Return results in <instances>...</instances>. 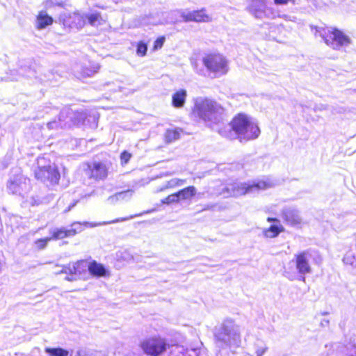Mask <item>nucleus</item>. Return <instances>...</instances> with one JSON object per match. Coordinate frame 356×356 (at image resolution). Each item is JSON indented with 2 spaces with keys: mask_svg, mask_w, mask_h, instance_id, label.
I'll list each match as a JSON object with an SVG mask.
<instances>
[{
  "mask_svg": "<svg viewBox=\"0 0 356 356\" xmlns=\"http://www.w3.org/2000/svg\"><path fill=\"white\" fill-rule=\"evenodd\" d=\"M47 127H48L49 129H58L59 127L60 128V122H57L56 120L51 121V122L47 123Z\"/></svg>",
  "mask_w": 356,
  "mask_h": 356,
  "instance_id": "obj_35",
  "label": "nucleus"
},
{
  "mask_svg": "<svg viewBox=\"0 0 356 356\" xmlns=\"http://www.w3.org/2000/svg\"><path fill=\"white\" fill-rule=\"evenodd\" d=\"M62 266H63L56 265V266H54V268H55V270H54V273H55L56 274H57V273H56V272H59V271H60V270H61V267H62Z\"/></svg>",
  "mask_w": 356,
  "mask_h": 356,
  "instance_id": "obj_43",
  "label": "nucleus"
},
{
  "mask_svg": "<svg viewBox=\"0 0 356 356\" xmlns=\"http://www.w3.org/2000/svg\"><path fill=\"white\" fill-rule=\"evenodd\" d=\"M282 218L291 225H296L301 222L299 212L293 208H285L282 211Z\"/></svg>",
  "mask_w": 356,
  "mask_h": 356,
  "instance_id": "obj_17",
  "label": "nucleus"
},
{
  "mask_svg": "<svg viewBox=\"0 0 356 356\" xmlns=\"http://www.w3.org/2000/svg\"><path fill=\"white\" fill-rule=\"evenodd\" d=\"M134 216H130L129 218H123L122 220H115L114 222H120V221H123V220H128V219H131V218H133Z\"/></svg>",
  "mask_w": 356,
  "mask_h": 356,
  "instance_id": "obj_46",
  "label": "nucleus"
},
{
  "mask_svg": "<svg viewBox=\"0 0 356 356\" xmlns=\"http://www.w3.org/2000/svg\"><path fill=\"white\" fill-rule=\"evenodd\" d=\"M70 276H67L66 277L65 280H67V281H74V280H76L77 279H79L77 277H74V276H71L70 275H69Z\"/></svg>",
  "mask_w": 356,
  "mask_h": 356,
  "instance_id": "obj_42",
  "label": "nucleus"
},
{
  "mask_svg": "<svg viewBox=\"0 0 356 356\" xmlns=\"http://www.w3.org/2000/svg\"><path fill=\"white\" fill-rule=\"evenodd\" d=\"M91 172V177L95 179H104L108 175V168L106 164L101 162H94L88 165Z\"/></svg>",
  "mask_w": 356,
  "mask_h": 356,
  "instance_id": "obj_15",
  "label": "nucleus"
},
{
  "mask_svg": "<svg viewBox=\"0 0 356 356\" xmlns=\"http://www.w3.org/2000/svg\"><path fill=\"white\" fill-rule=\"evenodd\" d=\"M122 254H125L124 257H123V259L127 260V261H129V259H132V257L130 256L128 252H124L122 253Z\"/></svg>",
  "mask_w": 356,
  "mask_h": 356,
  "instance_id": "obj_40",
  "label": "nucleus"
},
{
  "mask_svg": "<svg viewBox=\"0 0 356 356\" xmlns=\"http://www.w3.org/2000/svg\"><path fill=\"white\" fill-rule=\"evenodd\" d=\"M89 274L95 277H105L111 275L110 271L103 264L95 260L89 262Z\"/></svg>",
  "mask_w": 356,
  "mask_h": 356,
  "instance_id": "obj_16",
  "label": "nucleus"
},
{
  "mask_svg": "<svg viewBox=\"0 0 356 356\" xmlns=\"http://www.w3.org/2000/svg\"><path fill=\"white\" fill-rule=\"evenodd\" d=\"M172 104L175 108H178V92H176L172 96Z\"/></svg>",
  "mask_w": 356,
  "mask_h": 356,
  "instance_id": "obj_38",
  "label": "nucleus"
},
{
  "mask_svg": "<svg viewBox=\"0 0 356 356\" xmlns=\"http://www.w3.org/2000/svg\"><path fill=\"white\" fill-rule=\"evenodd\" d=\"M196 193V189L194 186H188L179 191V201L188 200L193 197Z\"/></svg>",
  "mask_w": 356,
  "mask_h": 356,
  "instance_id": "obj_22",
  "label": "nucleus"
},
{
  "mask_svg": "<svg viewBox=\"0 0 356 356\" xmlns=\"http://www.w3.org/2000/svg\"><path fill=\"white\" fill-rule=\"evenodd\" d=\"M285 276H286V277H288V278H289V280H293V277H291V276L289 275V273H288L286 270L285 271Z\"/></svg>",
  "mask_w": 356,
  "mask_h": 356,
  "instance_id": "obj_47",
  "label": "nucleus"
},
{
  "mask_svg": "<svg viewBox=\"0 0 356 356\" xmlns=\"http://www.w3.org/2000/svg\"><path fill=\"white\" fill-rule=\"evenodd\" d=\"M56 273H65L71 276L77 277L79 279H86L89 274V262L87 260H79L70 263L67 266L61 267V270Z\"/></svg>",
  "mask_w": 356,
  "mask_h": 356,
  "instance_id": "obj_10",
  "label": "nucleus"
},
{
  "mask_svg": "<svg viewBox=\"0 0 356 356\" xmlns=\"http://www.w3.org/2000/svg\"><path fill=\"white\" fill-rule=\"evenodd\" d=\"M181 17L184 22H209L211 21V17L206 13L204 9L183 11Z\"/></svg>",
  "mask_w": 356,
  "mask_h": 356,
  "instance_id": "obj_14",
  "label": "nucleus"
},
{
  "mask_svg": "<svg viewBox=\"0 0 356 356\" xmlns=\"http://www.w3.org/2000/svg\"><path fill=\"white\" fill-rule=\"evenodd\" d=\"M267 220L268 222H277L278 220L277 218H268Z\"/></svg>",
  "mask_w": 356,
  "mask_h": 356,
  "instance_id": "obj_45",
  "label": "nucleus"
},
{
  "mask_svg": "<svg viewBox=\"0 0 356 356\" xmlns=\"http://www.w3.org/2000/svg\"><path fill=\"white\" fill-rule=\"evenodd\" d=\"M295 19H296V17H293V19H289V20L294 21V20H295Z\"/></svg>",
  "mask_w": 356,
  "mask_h": 356,
  "instance_id": "obj_49",
  "label": "nucleus"
},
{
  "mask_svg": "<svg viewBox=\"0 0 356 356\" xmlns=\"http://www.w3.org/2000/svg\"><path fill=\"white\" fill-rule=\"evenodd\" d=\"M8 190L13 194L22 195L30 188V180L22 175L10 180L8 186Z\"/></svg>",
  "mask_w": 356,
  "mask_h": 356,
  "instance_id": "obj_13",
  "label": "nucleus"
},
{
  "mask_svg": "<svg viewBox=\"0 0 356 356\" xmlns=\"http://www.w3.org/2000/svg\"><path fill=\"white\" fill-rule=\"evenodd\" d=\"M203 63L216 76H221L228 72L227 60L221 54H209L203 58Z\"/></svg>",
  "mask_w": 356,
  "mask_h": 356,
  "instance_id": "obj_8",
  "label": "nucleus"
},
{
  "mask_svg": "<svg viewBox=\"0 0 356 356\" xmlns=\"http://www.w3.org/2000/svg\"><path fill=\"white\" fill-rule=\"evenodd\" d=\"M131 158V154L129 152L127 151L122 152L120 155L121 163L122 165L127 164Z\"/></svg>",
  "mask_w": 356,
  "mask_h": 356,
  "instance_id": "obj_32",
  "label": "nucleus"
},
{
  "mask_svg": "<svg viewBox=\"0 0 356 356\" xmlns=\"http://www.w3.org/2000/svg\"><path fill=\"white\" fill-rule=\"evenodd\" d=\"M217 345L221 348H238L241 343L239 327L232 320L225 321L215 333Z\"/></svg>",
  "mask_w": 356,
  "mask_h": 356,
  "instance_id": "obj_3",
  "label": "nucleus"
},
{
  "mask_svg": "<svg viewBox=\"0 0 356 356\" xmlns=\"http://www.w3.org/2000/svg\"><path fill=\"white\" fill-rule=\"evenodd\" d=\"M76 234V229H67L65 227L56 229L52 231L51 239H63L65 237L73 236Z\"/></svg>",
  "mask_w": 356,
  "mask_h": 356,
  "instance_id": "obj_20",
  "label": "nucleus"
},
{
  "mask_svg": "<svg viewBox=\"0 0 356 356\" xmlns=\"http://www.w3.org/2000/svg\"><path fill=\"white\" fill-rule=\"evenodd\" d=\"M255 353L257 356H263V355L268 350V348L266 343L260 339H257L254 343Z\"/></svg>",
  "mask_w": 356,
  "mask_h": 356,
  "instance_id": "obj_23",
  "label": "nucleus"
},
{
  "mask_svg": "<svg viewBox=\"0 0 356 356\" xmlns=\"http://www.w3.org/2000/svg\"><path fill=\"white\" fill-rule=\"evenodd\" d=\"M166 140L168 142H170L172 139L176 138V133L170 131H168L166 134Z\"/></svg>",
  "mask_w": 356,
  "mask_h": 356,
  "instance_id": "obj_36",
  "label": "nucleus"
},
{
  "mask_svg": "<svg viewBox=\"0 0 356 356\" xmlns=\"http://www.w3.org/2000/svg\"><path fill=\"white\" fill-rule=\"evenodd\" d=\"M178 200V192L174 193L171 195H169L167 197L162 200L163 204H170L172 202H177Z\"/></svg>",
  "mask_w": 356,
  "mask_h": 356,
  "instance_id": "obj_31",
  "label": "nucleus"
},
{
  "mask_svg": "<svg viewBox=\"0 0 356 356\" xmlns=\"http://www.w3.org/2000/svg\"><path fill=\"white\" fill-rule=\"evenodd\" d=\"M312 257V253L310 250H304L294 255V259L291 262L296 265V268L298 273L300 275L301 280L305 282L307 274L312 272V268L310 264V260Z\"/></svg>",
  "mask_w": 356,
  "mask_h": 356,
  "instance_id": "obj_9",
  "label": "nucleus"
},
{
  "mask_svg": "<svg viewBox=\"0 0 356 356\" xmlns=\"http://www.w3.org/2000/svg\"><path fill=\"white\" fill-rule=\"evenodd\" d=\"M219 133L231 140L238 138L242 142L258 138L260 129L252 118L240 113L233 118L227 129L220 130Z\"/></svg>",
  "mask_w": 356,
  "mask_h": 356,
  "instance_id": "obj_1",
  "label": "nucleus"
},
{
  "mask_svg": "<svg viewBox=\"0 0 356 356\" xmlns=\"http://www.w3.org/2000/svg\"><path fill=\"white\" fill-rule=\"evenodd\" d=\"M343 261L346 264L356 266V259L351 252H348L343 257Z\"/></svg>",
  "mask_w": 356,
  "mask_h": 356,
  "instance_id": "obj_28",
  "label": "nucleus"
},
{
  "mask_svg": "<svg viewBox=\"0 0 356 356\" xmlns=\"http://www.w3.org/2000/svg\"><path fill=\"white\" fill-rule=\"evenodd\" d=\"M326 108L324 107L323 106H322V107L321 108H316V109H319V110H322V109H325Z\"/></svg>",
  "mask_w": 356,
  "mask_h": 356,
  "instance_id": "obj_48",
  "label": "nucleus"
},
{
  "mask_svg": "<svg viewBox=\"0 0 356 356\" xmlns=\"http://www.w3.org/2000/svg\"><path fill=\"white\" fill-rule=\"evenodd\" d=\"M316 34H318L327 45L335 50H341L350 44V38L336 28H318Z\"/></svg>",
  "mask_w": 356,
  "mask_h": 356,
  "instance_id": "obj_4",
  "label": "nucleus"
},
{
  "mask_svg": "<svg viewBox=\"0 0 356 356\" xmlns=\"http://www.w3.org/2000/svg\"><path fill=\"white\" fill-rule=\"evenodd\" d=\"M44 158L38 160V168L35 171V178L42 182L51 184H57L60 179V173L55 164L44 165Z\"/></svg>",
  "mask_w": 356,
  "mask_h": 356,
  "instance_id": "obj_7",
  "label": "nucleus"
},
{
  "mask_svg": "<svg viewBox=\"0 0 356 356\" xmlns=\"http://www.w3.org/2000/svg\"><path fill=\"white\" fill-rule=\"evenodd\" d=\"M144 353L149 356H158L166 348V343L161 338H151L145 340L141 343Z\"/></svg>",
  "mask_w": 356,
  "mask_h": 356,
  "instance_id": "obj_12",
  "label": "nucleus"
},
{
  "mask_svg": "<svg viewBox=\"0 0 356 356\" xmlns=\"http://www.w3.org/2000/svg\"><path fill=\"white\" fill-rule=\"evenodd\" d=\"M134 191L133 190H127L117 193L113 195L110 196L108 198V201L111 204H115L120 201L127 202L131 200L134 195Z\"/></svg>",
  "mask_w": 356,
  "mask_h": 356,
  "instance_id": "obj_19",
  "label": "nucleus"
},
{
  "mask_svg": "<svg viewBox=\"0 0 356 356\" xmlns=\"http://www.w3.org/2000/svg\"><path fill=\"white\" fill-rule=\"evenodd\" d=\"M329 324V321L328 320H326V319H324L322 322H321V325L323 326H325V325H327Z\"/></svg>",
  "mask_w": 356,
  "mask_h": 356,
  "instance_id": "obj_44",
  "label": "nucleus"
},
{
  "mask_svg": "<svg viewBox=\"0 0 356 356\" xmlns=\"http://www.w3.org/2000/svg\"><path fill=\"white\" fill-rule=\"evenodd\" d=\"M86 113L83 112L74 113L70 108H63L60 113L58 122H60V128L70 127L72 124L84 123L86 118Z\"/></svg>",
  "mask_w": 356,
  "mask_h": 356,
  "instance_id": "obj_11",
  "label": "nucleus"
},
{
  "mask_svg": "<svg viewBox=\"0 0 356 356\" xmlns=\"http://www.w3.org/2000/svg\"><path fill=\"white\" fill-rule=\"evenodd\" d=\"M195 113L205 122L217 124L222 120L224 108L213 99L199 97L195 100Z\"/></svg>",
  "mask_w": 356,
  "mask_h": 356,
  "instance_id": "obj_2",
  "label": "nucleus"
},
{
  "mask_svg": "<svg viewBox=\"0 0 356 356\" xmlns=\"http://www.w3.org/2000/svg\"><path fill=\"white\" fill-rule=\"evenodd\" d=\"M86 18L88 21V23L93 26H97L100 25L103 21L100 14L98 13L89 14L86 16Z\"/></svg>",
  "mask_w": 356,
  "mask_h": 356,
  "instance_id": "obj_26",
  "label": "nucleus"
},
{
  "mask_svg": "<svg viewBox=\"0 0 356 356\" xmlns=\"http://www.w3.org/2000/svg\"><path fill=\"white\" fill-rule=\"evenodd\" d=\"M181 342L186 343V347L184 348L182 345V350H179V353H181L182 356H198V350L202 343L196 339L197 335L195 330L192 327L184 325L183 330L181 331Z\"/></svg>",
  "mask_w": 356,
  "mask_h": 356,
  "instance_id": "obj_6",
  "label": "nucleus"
},
{
  "mask_svg": "<svg viewBox=\"0 0 356 356\" xmlns=\"http://www.w3.org/2000/svg\"><path fill=\"white\" fill-rule=\"evenodd\" d=\"M45 353L50 356H68L69 352L62 348H46Z\"/></svg>",
  "mask_w": 356,
  "mask_h": 356,
  "instance_id": "obj_25",
  "label": "nucleus"
},
{
  "mask_svg": "<svg viewBox=\"0 0 356 356\" xmlns=\"http://www.w3.org/2000/svg\"><path fill=\"white\" fill-rule=\"evenodd\" d=\"M71 229H76V233L80 232L82 230V224L79 222H75L72 224Z\"/></svg>",
  "mask_w": 356,
  "mask_h": 356,
  "instance_id": "obj_37",
  "label": "nucleus"
},
{
  "mask_svg": "<svg viewBox=\"0 0 356 356\" xmlns=\"http://www.w3.org/2000/svg\"><path fill=\"white\" fill-rule=\"evenodd\" d=\"M282 230L283 227L282 225H273L268 229L265 230L264 234L266 237L274 238L282 232Z\"/></svg>",
  "mask_w": 356,
  "mask_h": 356,
  "instance_id": "obj_24",
  "label": "nucleus"
},
{
  "mask_svg": "<svg viewBox=\"0 0 356 356\" xmlns=\"http://www.w3.org/2000/svg\"><path fill=\"white\" fill-rule=\"evenodd\" d=\"M164 40H165V38H163V37H161V38H157L154 41V47H153V50L156 51V50H157L159 49H161L162 47L163 44Z\"/></svg>",
  "mask_w": 356,
  "mask_h": 356,
  "instance_id": "obj_33",
  "label": "nucleus"
},
{
  "mask_svg": "<svg viewBox=\"0 0 356 356\" xmlns=\"http://www.w3.org/2000/svg\"><path fill=\"white\" fill-rule=\"evenodd\" d=\"M266 0H251L249 6V10L255 15L256 17H260L266 8Z\"/></svg>",
  "mask_w": 356,
  "mask_h": 356,
  "instance_id": "obj_18",
  "label": "nucleus"
},
{
  "mask_svg": "<svg viewBox=\"0 0 356 356\" xmlns=\"http://www.w3.org/2000/svg\"><path fill=\"white\" fill-rule=\"evenodd\" d=\"M186 96V91L184 90H179V108L184 106Z\"/></svg>",
  "mask_w": 356,
  "mask_h": 356,
  "instance_id": "obj_34",
  "label": "nucleus"
},
{
  "mask_svg": "<svg viewBox=\"0 0 356 356\" xmlns=\"http://www.w3.org/2000/svg\"><path fill=\"white\" fill-rule=\"evenodd\" d=\"M51 239V238H50V237H47V238H40V239H38V240L35 241V245H36L38 249L42 250V249H44L47 246L48 242Z\"/></svg>",
  "mask_w": 356,
  "mask_h": 356,
  "instance_id": "obj_30",
  "label": "nucleus"
},
{
  "mask_svg": "<svg viewBox=\"0 0 356 356\" xmlns=\"http://www.w3.org/2000/svg\"><path fill=\"white\" fill-rule=\"evenodd\" d=\"M147 51V46L143 42L138 43L136 53L140 56H144L146 55Z\"/></svg>",
  "mask_w": 356,
  "mask_h": 356,
  "instance_id": "obj_29",
  "label": "nucleus"
},
{
  "mask_svg": "<svg viewBox=\"0 0 356 356\" xmlns=\"http://www.w3.org/2000/svg\"><path fill=\"white\" fill-rule=\"evenodd\" d=\"M271 186L270 183L264 181L248 183H234L228 184L223 193L226 196H241L245 194H254L259 191L265 190Z\"/></svg>",
  "mask_w": 356,
  "mask_h": 356,
  "instance_id": "obj_5",
  "label": "nucleus"
},
{
  "mask_svg": "<svg viewBox=\"0 0 356 356\" xmlns=\"http://www.w3.org/2000/svg\"><path fill=\"white\" fill-rule=\"evenodd\" d=\"M53 19L46 11H40L37 17V28L42 29L52 24Z\"/></svg>",
  "mask_w": 356,
  "mask_h": 356,
  "instance_id": "obj_21",
  "label": "nucleus"
},
{
  "mask_svg": "<svg viewBox=\"0 0 356 356\" xmlns=\"http://www.w3.org/2000/svg\"><path fill=\"white\" fill-rule=\"evenodd\" d=\"M99 69V65L98 64H95L92 65L91 68H88L86 67H83L81 70V74L83 77H88L92 76L94 74L97 73Z\"/></svg>",
  "mask_w": 356,
  "mask_h": 356,
  "instance_id": "obj_27",
  "label": "nucleus"
},
{
  "mask_svg": "<svg viewBox=\"0 0 356 356\" xmlns=\"http://www.w3.org/2000/svg\"><path fill=\"white\" fill-rule=\"evenodd\" d=\"M291 0H274V2L277 5H284L286 4Z\"/></svg>",
  "mask_w": 356,
  "mask_h": 356,
  "instance_id": "obj_39",
  "label": "nucleus"
},
{
  "mask_svg": "<svg viewBox=\"0 0 356 356\" xmlns=\"http://www.w3.org/2000/svg\"><path fill=\"white\" fill-rule=\"evenodd\" d=\"M77 202H78V201H77V200H76V201H75V202H74V203H73V204H70V205L67 207V209H66L64 211V212H65V213H66V212L70 211V210H71V209H72V208H73V207L76 204V203H77Z\"/></svg>",
  "mask_w": 356,
  "mask_h": 356,
  "instance_id": "obj_41",
  "label": "nucleus"
}]
</instances>
